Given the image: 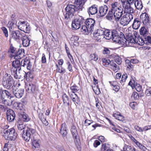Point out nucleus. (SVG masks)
Here are the masks:
<instances>
[{"mask_svg":"<svg viewBox=\"0 0 151 151\" xmlns=\"http://www.w3.org/2000/svg\"><path fill=\"white\" fill-rule=\"evenodd\" d=\"M111 38L113 41L116 43H134L136 42L134 38L136 36L129 34L126 37L123 33L114 29L111 31Z\"/></svg>","mask_w":151,"mask_h":151,"instance_id":"obj_1","label":"nucleus"},{"mask_svg":"<svg viewBox=\"0 0 151 151\" xmlns=\"http://www.w3.org/2000/svg\"><path fill=\"white\" fill-rule=\"evenodd\" d=\"M85 3L84 0H76L74 2V5H67L65 9L66 12L64 13L65 19H70L76 12L79 10H82Z\"/></svg>","mask_w":151,"mask_h":151,"instance_id":"obj_2","label":"nucleus"},{"mask_svg":"<svg viewBox=\"0 0 151 151\" xmlns=\"http://www.w3.org/2000/svg\"><path fill=\"white\" fill-rule=\"evenodd\" d=\"M2 85L4 88L7 89H10L15 87L14 85V81L13 77L10 74L5 73L3 76L1 80Z\"/></svg>","mask_w":151,"mask_h":151,"instance_id":"obj_3","label":"nucleus"},{"mask_svg":"<svg viewBox=\"0 0 151 151\" xmlns=\"http://www.w3.org/2000/svg\"><path fill=\"white\" fill-rule=\"evenodd\" d=\"M2 134L6 139L11 141L15 140L17 136V132L13 128L4 129L2 133Z\"/></svg>","mask_w":151,"mask_h":151,"instance_id":"obj_4","label":"nucleus"},{"mask_svg":"<svg viewBox=\"0 0 151 151\" xmlns=\"http://www.w3.org/2000/svg\"><path fill=\"white\" fill-rule=\"evenodd\" d=\"M23 133L22 134V137L23 140L27 142L29 141L31 138V136H35L37 133L35 129L32 128H27L26 132L25 130L22 131Z\"/></svg>","mask_w":151,"mask_h":151,"instance_id":"obj_5","label":"nucleus"},{"mask_svg":"<svg viewBox=\"0 0 151 151\" xmlns=\"http://www.w3.org/2000/svg\"><path fill=\"white\" fill-rule=\"evenodd\" d=\"M84 18L79 15H77L72 22V27L74 30L79 29L85 22Z\"/></svg>","mask_w":151,"mask_h":151,"instance_id":"obj_6","label":"nucleus"},{"mask_svg":"<svg viewBox=\"0 0 151 151\" xmlns=\"http://www.w3.org/2000/svg\"><path fill=\"white\" fill-rule=\"evenodd\" d=\"M0 91H1L2 96L3 97V99H4V101L6 103H7V104L9 106L11 105L13 102V101H11V103L9 102V100H8V99H11L13 97L12 95L11 92L7 90H4L2 88L0 87Z\"/></svg>","mask_w":151,"mask_h":151,"instance_id":"obj_7","label":"nucleus"},{"mask_svg":"<svg viewBox=\"0 0 151 151\" xmlns=\"http://www.w3.org/2000/svg\"><path fill=\"white\" fill-rule=\"evenodd\" d=\"M140 20L145 26L148 27L150 22V15L145 12L141 14L140 16Z\"/></svg>","mask_w":151,"mask_h":151,"instance_id":"obj_8","label":"nucleus"},{"mask_svg":"<svg viewBox=\"0 0 151 151\" xmlns=\"http://www.w3.org/2000/svg\"><path fill=\"white\" fill-rule=\"evenodd\" d=\"M133 18V16L132 14H127L121 18L120 23L123 26L127 25L129 23Z\"/></svg>","mask_w":151,"mask_h":151,"instance_id":"obj_9","label":"nucleus"},{"mask_svg":"<svg viewBox=\"0 0 151 151\" xmlns=\"http://www.w3.org/2000/svg\"><path fill=\"white\" fill-rule=\"evenodd\" d=\"M122 6L124 11V13L127 14H132L134 12V11L133 8H132L131 5L132 4L127 3L124 2H121Z\"/></svg>","mask_w":151,"mask_h":151,"instance_id":"obj_10","label":"nucleus"},{"mask_svg":"<svg viewBox=\"0 0 151 151\" xmlns=\"http://www.w3.org/2000/svg\"><path fill=\"white\" fill-rule=\"evenodd\" d=\"M72 134L74 137V142L76 146H79L80 140L76 127L75 126H72L71 129Z\"/></svg>","mask_w":151,"mask_h":151,"instance_id":"obj_11","label":"nucleus"},{"mask_svg":"<svg viewBox=\"0 0 151 151\" xmlns=\"http://www.w3.org/2000/svg\"><path fill=\"white\" fill-rule=\"evenodd\" d=\"M19 24L20 26L18 27L19 29L24 32L25 33L29 32L30 29L29 25L27 22L25 21L19 22Z\"/></svg>","mask_w":151,"mask_h":151,"instance_id":"obj_12","label":"nucleus"},{"mask_svg":"<svg viewBox=\"0 0 151 151\" xmlns=\"http://www.w3.org/2000/svg\"><path fill=\"white\" fill-rule=\"evenodd\" d=\"M24 34L19 30L12 31L11 32L10 37L15 40H19L21 39Z\"/></svg>","mask_w":151,"mask_h":151,"instance_id":"obj_13","label":"nucleus"},{"mask_svg":"<svg viewBox=\"0 0 151 151\" xmlns=\"http://www.w3.org/2000/svg\"><path fill=\"white\" fill-rule=\"evenodd\" d=\"M32 148L34 150H39L40 147L41 140L39 139L33 137L31 138Z\"/></svg>","mask_w":151,"mask_h":151,"instance_id":"obj_14","label":"nucleus"},{"mask_svg":"<svg viewBox=\"0 0 151 151\" xmlns=\"http://www.w3.org/2000/svg\"><path fill=\"white\" fill-rule=\"evenodd\" d=\"M6 118L9 122L13 121L15 117V114L14 112L11 109L8 110L6 112Z\"/></svg>","mask_w":151,"mask_h":151,"instance_id":"obj_15","label":"nucleus"},{"mask_svg":"<svg viewBox=\"0 0 151 151\" xmlns=\"http://www.w3.org/2000/svg\"><path fill=\"white\" fill-rule=\"evenodd\" d=\"M113 12L114 17L116 20L117 21H119L123 14L124 12L123 8L122 7H120Z\"/></svg>","mask_w":151,"mask_h":151,"instance_id":"obj_16","label":"nucleus"},{"mask_svg":"<svg viewBox=\"0 0 151 151\" xmlns=\"http://www.w3.org/2000/svg\"><path fill=\"white\" fill-rule=\"evenodd\" d=\"M21 65L22 67H26L28 70H30L32 67L30 60L27 58L22 60L21 62Z\"/></svg>","mask_w":151,"mask_h":151,"instance_id":"obj_17","label":"nucleus"},{"mask_svg":"<svg viewBox=\"0 0 151 151\" xmlns=\"http://www.w3.org/2000/svg\"><path fill=\"white\" fill-rule=\"evenodd\" d=\"M25 55L24 50L23 49H19L15 53L14 56L15 60L20 59L23 58Z\"/></svg>","mask_w":151,"mask_h":151,"instance_id":"obj_18","label":"nucleus"},{"mask_svg":"<svg viewBox=\"0 0 151 151\" xmlns=\"http://www.w3.org/2000/svg\"><path fill=\"white\" fill-rule=\"evenodd\" d=\"M84 22L86 25L88 26L89 29H90L93 31L95 23L94 19L92 18H88Z\"/></svg>","mask_w":151,"mask_h":151,"instance_id":"obj_19","label":"nucleus"},{"mask_svg":"<svg viewBox=\"0 0 151 151\" xmlns=\"http://www.w3.org/2000/svg\"><path fill=\"white\" fill-rule=\"evenodd\" d=\"M87 12L89 15H93L98 12V6L95 4L87 8Z\"/></svg>","mask_w":151,"mask_h":151,"instance_id":"obj_20","label":"nucleus"},{"mask_svg":"<svg viewBox=\"0 0 151 151\" xmlns=\"http://www.w3.org/2000/svg\"><path fill=\"white\" fill-rule=\"evenodd\" d=\"M36 89V86L35 84L29 83L27 84L25 86L26 91L29 93H34Z\"/></svg>","mask_w":151,"mask_h":151,"instance_id":"obj_21","label":"nucleus"},{"mask_svg":"<svg viewBox=\"0 0 151 151\" xmlns=\"http://www.w3.org/2000/svg\"><path fill=\"white\" fill-rule=\"evenodd\" d=\"M12 89V91L16 97L17 98H20L22 97L23 95L24 90L23 89H18L17 88L14 89V87Z\"/></svg>","mask_w":151,"mask_h":151,"instance_id":"obj_22","label":"nucleus"},{"mask_svg":"<svg viewBox=\"0 0 151 151\" xmlns=\"http://www.w3.org/2000/svg\"><path fill=\"white\" fill-rule=\"evenodd\" d=\"M108 9V6L106 5L100 6L99 9V17H103L107 13Z\"/></svg>","mask_w":151,"mask_h":151,"instance_id":"obj_23","label":"nucleus"},{"mask_svg":"<svg viewBox=\"0 0 151 151\" xmlns=\"http://www.w3.org/2000/svg\"><path fill=\"white\" fill-rule=\"evenodd\" d=\"M12 68L11 70H17L19 71L21 70V62L19 60H16L13 61L12 63Z\"/></svg>","mask_w":151,"mask_h":151,"instance_id":"obj_24","label":"nucleus"},{"mask_svg":"<svg viewBox=\"0 0 151 151\" xmlns=\"http://www.w3.org/2000/svg\"><path fill=\"white\" fill-rule=\"evenodd\" d=\"M19 118L20 121H23L26 122H28L30 120L28 116L24 112L19 114Z\"/></svg>","mask_w":151,"mask_h":151,"instance_id":"obj_25","label":"nucleus"},{"mask_svg":"<svg viewBox=\"0 0 151 151\" xmlns=\"http://www.w3.org/2000/svg\"><path fill=\"white\" fill-rule=\"evenodd\" d=\"M23 46L24 47H27L29 46L30 40L28 37L24 35L21 38Z\"/></svg>","mask_w":151,"mask_h":151,"instance_id":"obj_26","label":"nucleus"},{"mask_svg":"<svg viewBox=\"0 0 151 151\" xmlns=\"http://www.w3.org/2000/svg\"><path fill=\"white\" fill-rule=\"evenodd\" d=\"M141 22L140 20H139L138 18L135 19L132 25L133 28L136 29H138L140 26Z\"/></svg>","mask_w":151,"mask_h":151,"instance_id":"obj_27","label":"nucleus"},{"mask_svg":"<svg viewBox=\"0 0 151 151\" xmlns=\"http://www.w3.org/2000/svg\"><path fill=\"white\" fill-rule=\"evenodd\" d=\"M60 133L63 135V137H65L67 132L66 129V125L65 123L62 124L60 131Z\"/></svg>","mask_w":151,"mask_h":151,"instance_id":"obj_28","label":"nucleus"},{"mask_svg":"<svg viewBox=\"0 0 151 151\" xmlns=\"http://www.w3.org/2000/svg\"><path fill=\"white\" fill-rule=\"evenodd\" d=\"M134 3L135 6L137 9L139 10H141L143 7L141 0H135Z\"/></svg>","mask_w":151,"mask_h":151,"instance_id":"obj_29","label":"nucleus"},{"mask_svg":"<svg viewBox=\"0 0 151 151\" xmlns=\"http://www.w3.org/2000/svg\"><path fill=\"white\" fill-rule=\"evenodd\" d=\"M101 150L102 151H113L112 149H111L110 145L106 143H104L102 145Z\"/></svg>","mask_w":151,"mask_h":151,"instance_id":"obj_30","label":"nucleus"},{"mask_svg":"<svg viewBox=\"0 0 151 151\" xmlns=\"http://www.w3.org/2000/svg\"><path fill=\"white\" fill-rule=\"evenodd\" d=\"M12 75L16 79L20 78L21 76L20 74V72L17 70H11Z\"/></svg>","mask_w":151,"mask_h":151,"instance_id":"obj_31","label":"nucleus"},{"mask_svg":"<svg viewBox=\"0 0 151 151\" xmlns=\"http://www.w3.org/2000/svg\"><path fill=\"white\" fill-rule=\"evenodd\" d=\"M82 27L81 29V31L83 33L86 35L89 33L92 30L90 29H89L88 26L85 25H82Z\"/></svg>","mask_w":151,"mask_h":151,"instance_id":"obj_32","label":"nucleus"},{"mask_svg":"<svg viewBox=\"0 0 151 151\" xmlns=\"http://www.w3.org/2000/svg\"><path fill=\"white\" fill-rule=\"evenodd\" d=\"M126 65L127 67V70L131 71L133 70V66L131 64L130 61L129 60H126L125 61Z\"/></svg>","mask_w":151,"mask_h":151,"instance_id":"obj_33","label":"nucleus"},{"mask_svg":"<svg viewBox=\"0 0 151 151\" xmlns=\"http://www.w3.org/2000/svg\"><path fill=\"white\" fill-rule=\"evenodd\" d=\"M114 17L113 12L112 10H109L106 16V18L108 20L111 21Z\"/></svg>","mask_w":151,"mask_h":151,"instance_id":"obj_34","label":"nucleus"},{"mask_svg":"<svg viewBox=\"0 0 151 151\" xmlns=\"http://www.w3.org/2000/svg\"><path fill=\"white\" fill-rule=\"evenodd\" d=\"M148 33L147 29H146L145 27H142L141 28L140 30V35H143L144 38L147 36Z\"/></svg>","mask_w":151,"mask_h":151,"instance_id":"obj_35","label":"nucleus"},{"mask_svg":"<svg viewBox=\"0 0 151 151\" xmlns=\"http://www.w3.org/2000/svg\"><path fill=\"white\" fill-rule=\"evenodd\" d=\"M62 98L63 103L66 104L69 106L70 105V103L68 96L65 93H64L62 95Z\"/></svg>","mask_w":151,"mask_h":151,"instance_id":"obj_36","label":"nucleus"},{"mask_svg":"<svg viewBox=\"0 0 151 151\" xmlns=\"http://www.w3.org/2000/svg\"><path fill=\"white\" fill-rule=\"evenodd\" d=\"M113 116L116 119L120 121L124 120V116L120 113L116 112L113 114Z\"/></svg>","mask_w":151,"mask_h":151,"instance_id":"obj_37","label":"nucleus"},{"mask_svg":"<svg viewBox=\"0 0 151 151\" xmlns=\"http://www.w3.org/2000/svg\"><path fill=\"white\" fill-rule=\"evenodd\" d=\"M111 32H110V31L109 30H106L105 31L104 36H105V37L104 38H105L107 40H109L111 38Z\"/></svg>","mask_w":151,"mask_h":151,"instance_id":"obj_38","label":"nucleus"},{"mask_svg":"<svg viewBox=\"0 0 151 151\" xmlns=\"http://www.w3.org/2000/svg\"><path fill=\"white\" fill-rule=\"evenodd\" d=\"M111 8L110 10H112V11H115L118 8H120V7H122L121 6H119V4L118 2H115L114 3H112L111 4Z\"/></svg>","mask_w":151,"mask_h":151,"instance_id":"obj_39","label":"nucleus"},{"mask_svg":"<svg viewBox=\"0 0 151 151\" xmlns=\"http://www.w3.org/2000/svg\"><path fill=\"white\" fill-rule=\"evenodd\" d=\"M18 124L17 125V127L19 130H24V129L25 127V125L23 123L20 121V120H19L18 122Z\"/></svg>","mask_w":151,"mask_h":151,"instance_id":"obj_40","label":"nucleus"},{"mask_svg":"<svg viewBox=\"0 0 151 151\" xmlns=\"http://www.w3.org/2000/svg\"><path fill=\"white\" fill-rule=\"evenodd\" d=\"M14 106L17 109L21 110L22 108V104L21 103L17 102H15L13 104Z\"/></svg>","mask_w":151,"mask_h":151,"instance_id":"obj_41","label":"nucleus"},{"mask_svg":"<svg viewBox=\"0 0 151 151\" xmlns=\"http://www.w3.org/2000/svg\"><path fill=\"white\" fill-rule=\"evenodd\" d=\"M128 77L126 73H124L122 76L121 79L120 81V82L122 85L123 86L124 84V83Z\"/></svg>","mask_w":151,"mask_h":151,"instance_id":"obj_42","label":"nucleus"},{"mask_svg":"<svg viewBox=\"0 0 151 151\" xmlns=\"http://www.w3.org/2000/svg\"><path fill=\"white\" fill-rule=\"evenodd\" d=\"M102 61L103 65L106 67H108V65H110V61L109 60L106 58H103Z\"/></svg>","mask_w":151,"mask_h":151,"instance_id":"obj_43","label":"nucleus"},{"mask_svg":"<svg viewBox=\"0 0 151 151\" xmlns=\"http://www.w3.org/2000/svg\"><path fill=\"white\" fill-rule=\"evenodd\" d=\"M17 51V49L14 47L12 44H11L8 52L15 54Z\"/></svg>","mask_w":151,"mask_h":151,"instance_id":"obj_44","label":"nucleus"},{"mask_svg":"<svg viewBox=\"0 0 151 151\" xmlns=\"http://www.w3.org/2000/svg\"><path fill=\"white\" fill-rule=\"evenodd\" d=\"M70 88L73 93H75L80 90V88L75 84L71 86Z\"/></svg>","mask_w":151,"mask_h":151,"instance_id":"obj_45","label":"nucleus"},{"mask_svg":"<svg viewBox=\"0 0 151 151\" xmlns=\"http://www.w3.org/2000/svg\"><path fill=\"white\" fill-rule=\"evenodd\" d=\"M123 149L124 151H134V149L128 145H125Z\"/></svg>","mask_w":151,"mask_h":151,"instance_id":"obj_46","label":"nucleus"},{"mask_svg":"<svg viewBox=\"0 0 151 151\" xmlns=\"http://www.w3.org/2000/svg\"><path fill=\"white\" fill-rule=\"evenodd\" d=\"M137 83H135L134 80L133 79H131L128 83V85L130 86L132 89L134 88L136 84Z\"/></svg>","mask_w":151,"mask_h":151,"instance_id":"obj_47","label":"nucleus"},{"mask_svg":"<svg viewBox=\"0 0 151 151\" xmlns=\"http://www.w3.org/2000/svg\"><path fill=\"white\" fill-rule=\"evenodd\" d=\"M10 31H12V29L14 28V25H16V23H12V22H10L9 21L7 24Z\"/></svg>","mask_w":151,"mask_h":151,"instance_id":"obj_48","label":"nucleus"},{"mask_svg":"<svg viewBox=\"0 0 151 151\" xmlns=\"http://www.w3.org/2000/svg\"><path fill=\"white\" fill-rule=\"evenodd\" d=\"M111 49V48H107L106 47H104V50L103 51V53L104 55H108L110 54V51L109 49Z\"/></svg>","mask_w":151,"mask_h":151,"instance_id":"obj_49","label":"nucleus"},{"mask_svg":"<svg viewBox=\"0 0 151 151\" xmlns=\"http://www.w3.org/2000/svg\"><path fill=\"white\" fill-rule=\"evenodd\" d=\"M90 57L91 60H93L95 61H96L98 59V56L96 53H93L91 54L90 55Z\"/></svg>","mask_w":151,"mask_h":151,"instance_id":"obj_50","label":"nucleus"},{"mask_svg":"<svg viewBox=\"0 0 151 151\" xmlns=\"http://www.w3.org/2000/svg\"><path fill=\"white\" fill-rule=\"evenodd\" d=\"M145 94L146 96L151 97V87H149L146 90Z\"/></svg>","mask_w":151,"mask_h":151,"instance_id":"obj_51","label":"nucleus"},{"mask_svg":"<svg viewBox=\"0 0 151 151\" xmlns=\"http://www.w3.org/2000/svg\"><path fill=\"white\" fill-rule=\"evenodd\" d=\"M56 66L57 67V70L59 73H60L62 74L65 72V70L64 68L61 67V68L60 69V68H59L58 66V65H56Z\"/></svg>","mask_w":151,"mask_h":151,"instance_id":"obj_52","label":"nucleus"},{"mask_svg":"<svg viewBox=\"0 0 151 151\" xmlns=\"http://www.w3.org/2000/svg\"><path fill=\"white\" fill-rule=\"evenodd\" d=\"M72 100L76 106L77 104H78L80 102V99L78 96L73 99H72Z\"/></svg>","mask_w":151,"mask_h":151,"instance_id":"obj_53","label":"nucleus"},{"mask_svg":"<svg viewBox=\"0 0 151 151\" xmlns=\"http://www.w3.org/2000/svg\"><path fill=\"white\" fill-rule=\"evenodd\" d=\"M115 62L118 65H120L122 63V60L120 57L118 56H116L114 57Z\"/></svg>","mask_w":151,"mask_h":151,"instance_id":"obj_54","label":"nucleus"},{"mask_svg":"<svg viewBox=\"0 0 151 151\" xmlns=\"http://www.w3.org/2000/svg\"><path fill=\"white\" fill-rule=\"evenodd\" d=\"M97 31L95 32L93 34V37L95 39L98 41L101 38L99 35H98Z\"/></svg>","mask_w":151,"mask_h":151,"instance_id":"obj_55","label":"nucleus"},{"mask_svg":"<svg viewBox=\"0 0 151 151\" xmlns=\"http://www.w3.org/2000/svg\"><path fill=\"white\" fill-rule=\"evenodd\" d=\"M2 30L6 37H7L8 36V32L6 28L4 27H3L1 28Z\"/></svg>","mask_w":151,"mask_h":151,"instance_id":"obj_56","label":"nucleus"},{"mask_svg":"<svg viewBox=\"0 0 151 151\" xmlns=\"http://www.w3.org/2000/svg\"><path fill=\"white\" fill-rule=\"evenodd\" d=\"M132 97H134L135 100H138L139 97L138 93L136 92H134L132 95Z\"/></svg>","mask_w":151,"mask_h":151,"instance_id":"obj_57","label":"nucleus"},{"mask_svg":"<svg viewBox=\"0 0 151 151\" xmlns=\"http://www.w3.org/2000/svg\"><path fill=\"white\" fill-rule=\"evenodd\" d=\"M145 41L151 44V36H148L144 37Z\"/></svg>","mask_w":151,"mask_h":151,"instance_id":"obj_58","label":"nucleus"},{"mask_svg":"<svg viewBox=\"0 0 151 151\" xmlns=\"http://www.w3.org/2000/svg\"><path fill=\"white\" fill-rule=\"evenodd\" d=\"M79 38L78 37L73 35L70 38V40L75 42L76 41H77L78 40Z\"/></svg>","mask_w":151,"mask_h":151,"instance_id":"obj_59","label":"nucleus"},{"mask_svg":"<svg viewBox=\"0 0 151 151\" xmlns=\"http://www.w3.org/2000/svg\"><path fill=\"white\" fill-rule=\"evenodd\" d=\"M97 31L99 32V33H100V34L103 37H105V36H104V35L105 31V29H98Z\"/></svg>","mask_w":151,"mask_h":151,"instance_id":"obj_60","label":"nucleus"},{"mask_svg":"<svg viewBox=\"0 0 151 151\" xmlns=\"http://www.w3.org/2000/svg\"><path fill=\"white\" fill-rule=\"evenodd\" d=\"M41 62L42 63H46V59L45 55L44 53L42 54L41 58Z\"/></svg>","mask_w":151,"mask_h":151,"instance_id":"obj_61","label":"nucleus"},{"mask_svg":"<svg viewBox=\"0 0 151 151\" xmlns=\"http://www.w3.org/2000/svg\"><path fill=\"white\" fill-rule=\"evenodd\" d=\"M134 88L136 91L139 92H140L142 90V87L139 84H136Z\"/></svg>","mask_w":151,"mask_h":151,"instance_id":"obj_62","label":"nucleus"},{"mask_svg":"<svg viewBox=\"0 0 151 151\" xmlns=\"http://www.w3.org/2000/svg\"><path fill=\"white\" fill-rule=\"evenodd\" d=\"M93 122L92 121H90L88 119H86L85 121V124L86 126H88L93 123Z\"/></svg>","mask_w":151,"mask_h":151,"instance_id":"obj_63","label":"nucleus"},{"mask_svg":"<svg viewBox=\"0 0 151 151\" xmlns=\"http://www.w3.org/2000/svg\"><path fill=\"white\" fill-rule=\"evenodd\" d=\"M100 142L99 140H96L94 141V142L93 144V146L95 147H98V146L100 145Z\"/></svg>","mask_w":151,"mask_h":151,"instance_id":"obj_64","label":"nucleus"}]
</instances>
